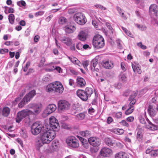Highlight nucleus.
<instances>
[{"label": "nucleus", "mask_w": 158, "mask_h": 158, "mask_svg": "<svg viewBox=\"0 0 158 158\" xmlns=\"http://www.w3.org/2000/svg\"><path fill=\"white\" fill-rule=\"evenodd\" d=\"M115 116L118 118H121L122 116V113L121 112H119L116 113L115 114Z\"/></svg>", "instance_id": "obj_53"}, {"label": "nucleus", "mask_w": 158, "mask_h": 158, "mask_svg": "<svg viewBox=\"0 0 158 158\" xmlns=\"http://www.w3.org/2000/svg\"><path fill=\"white\" fill-rule=\"evenodd\" d=\"M106 25L107 27L111 31V32H112V27L111 25L109 23H106Z\"/></svg>", "instance_id": "obj_59"}, {"label": "nucleus", "mask_w": 158, "mask_h": 158, "mask_svg": "<svg viewBox=\"0 0 158 158\" xmlns=\"http://www.w3.org/2000/svg\"><path fill=\"white\" fill-rule=\"evenodd\" d=\"M119 78L120 81L123 82H125L127 81V76L124 74H121L119 76Z\"/></svg>", "instance_id": "obj_39"}, {"label": "nucleus", "mask_w": 158, "mask_h": 158, "mask_svg": "<svg viewBox=\"0 0 158 158\" xmlns=\"http://www.w3.org/2000/svg\"><path fill=\"white\" fill-rule=\"evenodd\" d=\"M121 66L122 68V69L124 71H125L126 70V68L125 67V64L123 62H121Z\"/></svg>", "instance_id": "obj_58"}, {"label": "nucleus", "mask_w": 158, "mask_h": 158, "mask_svg": "<svg viewBox=\"0 0 158 158\" xmlns=\"http://www.w3.org/2000/svg\"><path fill=\"white\" fill-rule=\"evenodd\" d=\"M46 89L48 92L53 91L57 93L61 94L64 90V87L61 83L56 81L47 85Z\"/></svg>", "instance_id": "obj_2"}, {"label": "nucleus", "mask_w": 158, "mask_h": 158, "mask_svg": "<svg viewBox=\"0 0 158 158\" xmlns=\"http://www.w3.org/2000/svg\"><path fill=\"white\" fill-rule=\"evenodd\" d=\"M17 4L20 7L25 6L26 5L25 2L23 0H21L17 2Z\"/></svg>", "instance_id": "obj_40"}, {"label": "nucleus", "mask_w": 158, "mask_h": 158, "mask_svg": "<svg viewBox=\"0 0 158 158\" xmlns=\"http://www.w3.org/2000/svg\"><path fill=\"white\" fill-rule=\"evenodd\" d=\"M149 12L157 17L158 16V6L155 4L151 5L149 7Z\"/></svg>", "instance_id": "obj_14"}, {"label": "nucleus", "mask_w": 158, "mask_h": 158, "mask_svg": "<svg viewBox=\"0 0 158 158\" xmlns=\"http://www.w3.org/2000/svg\"><path fill=\"white\" fill-rule=\"evenodd\" d=\"M32 111L28 109L23 110L19 112L16 118V122L19 123L27 116L32 114Z\"/></svg>", "instance_id": "obj_5"}, {"label": "nucleus", "mask_w": 158, "mask_h": 158, "mask_svg": "<svg viewBox=\"0 0 158 158\" xmlns=\"http://www.w3.org/2000/svg\"><path fill=\"white\" fill-rule=\"evenodd\" d=\"M137 45L143 49H145L147 48L146 47L145 45L142 44L141 42H139L137 43Z\"/></svg>", "instance_id": "obj_52"}, {"label": "nucleus", "mask_w": 158, "mask_h": 158, "mask_svg": "<svg viewBox=\"0 0 158 158\" xmlns=\"http://www.w3.org/2000/svg\"><path fill=\"white\" fill-rule=\"evenodd\" d=\"M87 36V34L85 31H81L79 33L77 38L80 41H84L86 40Z\"/></svg>", "instance_id": "obj_21"}, {"label": "nucleus", "mask_w": 158, "mask_h": 158, "mask_svg": "<svg viewBox=\"0 0 158 158\" xmlns=\"http://www.w3.org/2000/svg\"><path fill=\"white\" fill-rule=\"evenodd\" d=\"M55 135L56 133L54 130L45 126V128L42 130L40 136H37L35 139L36 146L40 148L44 144L49 143L54 138Z\"/></svg>", "instance_id": "obj_1"}, {"label": "nucleus", "mask_w": 158, "mask_h": 158, "mask_svg": "<svg viewBox=\"0 0 158 158\" xmlns=\"http://www.w3.org/2000/svg\"><path fill=\"white\" fill-rule=\"evenodd\" d=\"M105 143L109 146H113L115 143V141L110 138H106L104 139Z\"/></svg>", "instance_id": "obj_29"}, {"label": "nucleus", "mask_w": 158, "mask_h": 158, "mask_svg": "<svg viewBox=\"0 0 158 158\" xmlns=\"http://www.w3.org/2000/svg\"><path fill=\"white\" fill-rule=\"evenodd\" d=\"M136 26L141 31H145L147 28L144 25L137 24Z\"/></svg>", "instance_id": "obj_45"}, {"label": "nucleus", "mask_w": 158, "mask_h": 158, "mask_svg": "<svg viewBox=\"0 0 158 158\" xmlns=\"http://www.w3.org/2000/svg\"><path fill=\"white\" fill-rule=\"evenodd\" d=\"M67 22V19L65 18L62 16L60 17L58 20V23L60 24H66Z\"/></svg>", "instance_id": "obj_35"}, {"label": "nucleus", "mask_w": 158, "mask_h": 158, "mask_svg": "<svg viewBox=\"0 0 158 158\" xmlns=\"http://www.w3.org/2000/svg\"><path fill=\"white\" fill-rule=\"evenodd\" d=\"M94 6L96 7V8L98 9L99 8L101 9L102 10H106V8L105 7H104L103 6L99 5L97 4L94 5Z\"/></svg>", "instance_id": "obj_47"}, {"label": "nucleus", "mask_w": 158, "mask_h": 158, "mask_svg": "<svg viewBox=\"0 0 158 158\" xmlns=\"http://www.w3.org/2000/svg\"><path fill=\"white\" fill-rule=\"evenodd\" d=\"M145 118L146 117H143L142 116H140L139 120L140 123L143 124H145L146 123Z\"/></svg>", "instance_id": "obj_48"}, {"label": "nucleus", "mask_w": 158, "mask_h": 158, "mask_svg": "<svg viewBox=\"0 0 158 158\" xmlns=\"http://www.w3.org/2000/svg\"><path fill=\"white\" fill-rule=\"evenodd\" d=\"M88 142L92 145L94 147H98L101 143L100 140L96 137H91L89 138Z\"/></svg>", "instance_id": "obj_13"}, {"label": "nucleus", "mask_w": 158, "mask_h": 158, "mask_svg": "<svg viewBox=\"0 0 158 158\" xmlns=\"http://www.w3.org/2000/svg\"><path fill=\"white\" fill-rule=\"evenodd\" d=\"M132 67L134 72H137L139 74H141V70L140 65L136 63H132Z\"/></svg>", "instance_id": "obj_26"}, {"label": "nucleus", "mask_w": 158, "mask_h": 158, "mask_svg": "<svg viewBox=\"0 0 158 158\" xmlns=\"http://www.w3.org/2000/svg\"><path fill=\"white\" fill-rule=\"evenodd\" d=\"M80 133L81 136L85 137L89 136L91 134V132L89 131H81Z\"/></svg>", "instance_id": "obj_36"}, {"label": "nucleus", "mask_w": 158, "mask_h": 158, "mask_svg": "<svg viewBox=\"0 0 158 158\" xmlns=\"http://www.w3.org/2000/svg\"><path fill=\"white\" fill-rule=\"evenodd\" d=\"M75 12V10L74 9H70L68 10V13L69 14H72L74 13Z\"/></svg>", "instance_id": "obj_62"}, {"label": "nucleus", "mask_w": 158, "mask_h": 158, "mask_svg": "<svg viewBox=\"0 0 158 158\" xmlns=\"http://www.w3.org/2000/svg\"><path fill=\"white\" fill-rule=\"evenodd\" d=\"M112 131L118 135H122L124 132V131L123 129L119 128L112 129Z\"/></svg>", "instance_id": "obj_32"}, {"label": "nucleus", "mask_w": 158, "mask_h": 158, "mask_svg": "<svg viewBox=\"0 0 158 158\" xmlns=\"http://www.w3.org/2000/svg\"><path fill=\"white\" fill-rule=\"evenodd\" d=\"M60 40L62 42L64 43L68 46H70L72 43V39L68 37H61L60 38Z\"/></svg>", "instance_id": "obj_24"}, {"label": "nucleus", "mask_w": 158, "mask_h": 158, "mask_svg": "<svg viewBox=\"0 0 158 158\" xmlns=\"http://www.w3.org/2000/svg\"><path fill=\"white\" fill-rule=\"evenodd\" d=\"M120 123L124 126L128 127L129 126V124L127 122L124 120H123L120 122Z\"/></svg>", "instance_id": "obj_49"}, {"label": "nucleus", "mask_w": 158, "mask_h": 158, "mask_svg": "<svg viewBox=\"0 0 158 158\" xmlns=\"http://www.w3.org/2000/svg\"><path fill=\"white\" fill-rule=\"evenodd\" d=\"M77 96L82 100L86 101L88 99V96L85 92V91L82 89H78L77 92Z\"/></svg>", "instance_id": "obj_15"}, {"label": "nucleus", "mask_w": 158, "mask_h": 158, "mask_svg": "<svg viewBox=\"0 0 158 158\" xmlns=\"http://www.w3.org/2000/svg\"><path fill=\"white\" fill-rule=\"evenodd\" d=\"M76 28L74 25L71 24L67 25L65 27V31L67 33L70 34L73 33Z\"/></svg>", "instance_id": "obj_20"}, {"label": "nucleus", "mask_w": 158, "mask_h": 158, "mask_svg": "<svg viewBox=\"0 0 158 158\" xmlns=\"http://www.w3.org/2000/svg\"><path fill=\"white\" fill-rule=\"evenodd\" d=\"M49 122L52 130L55 131L59 130L60 127L57 120L54 116L51 117L49 119Z\"/></svg>", "instance_id": "obj_7"}, {"label": "nucleus", "mask_w": 158, "mask_h": 158, "mask_svg": "<svg viewBox=\"0 0 158 158\" xmlns=\"http://www.w3.org/2000/svg\"><path fill=\"white\" fill-rule=\"evenodd\" d=\"M29 107L33 109L32 114H37L41 111L42 108V105L41 103H33L29 105Z\"/></svg>", "instance_id": "obj_10"}, {"label": "nucleus", "mask_w": 158, "mask_h": 158, "mask_svg": "<svg viewBox=\"0 0 158 158\" xmlns=\"http://www.w3.org/2000/svg\"><path fill=\"white\" fill-rule=\"evenodd\" d=\"M112 118L111 117H109L107 119V122L108 123L110 124L112 122Z\"/></svg>", "instance_id": "obj_64"}, {"label": "nucleus", "mask_w": 158, "mask_h": 158, "mask_svg": "<svg viewBox=\"0 0 158 158\" xmlns=\"http://www.w3.org/2000/svg\"><path fill=\"white\" fill-rule=\"evenodd\" d=\"M92 44L94 48L98 49L103 48L105 44L103 38L99 35H95L93 38Z\"/></svg>", "instance_id": "obj_3"}, {"label": "nucleus", "mask_w": 158, "mask_h": 158, "mask_svg": "<svg viewBox=\"0 0 158 158\" xmlns=\"http://www.w3.org/2000/svg\"><path fill=\"white\" fill-rule=\"evenodd\" d=\"M28 102H27L26 99L24 98L22 100L19 104L18 107L19 108H21L24 106L26 103H27Z\"/></svg>", "instance_id": "obj_37"}, {"label": "nucleus", "mask_w": 158, "mask_h": 158, "mask_svg": "<svg viewBox=\"0 0 158 158\" xmlns=\"http://www.w3.org/2000/svg\"><path fill=\"white\" fill-rule=\"evenodd\" d=\"M56 109V107L55 105L54 104H49L44 110V113L46 115H48L55 111Z\"/></svg>", "instance_id": "obj_12"}, {"label": "nucleus", "mask_w": 158, "mask_h": 158, "mask_svg": "<svg viewBox=\"0 0 158 158\" xmlns=\"http://www.w3.org/2000/svg\"><path fill=\"white\" fill-rule=\"evenodd\" d=\"M68 58L73 63L75 64H77L79 66H80V64H81L77 58L73 56H69L68 57Z\"/></svg>", "instance_id": "obj_30"}, {"label": "nucleus", "mask_w": 158, "mask_h": 158, "mask_svg": "<svg viewBox=\"0 0 158 158\" xmlns=\"http://www.w3.org/2000/svg\"><path fill=\"white\" fill-rule=\"evenodd\" d=\"M147 127L152 131L155 130L157 129V127L149 121L148 122V124L147 125Z\"/></svg>", "instance_id": "obj_34"}, {"label": "nucleus", "mask_w": 158, "mask_h": 158, "mask_svg": "<svg viewBox=\"0 0 158 158\" xmlns=\"http://www.w3.org/2000/svg\"><path fill=\"white\" fill-rule=\"evenodd\" d=\"M82 64L85 69L86 70H88L87 67L89 64V61L88 60L84 61L82 63Z\"/></svg>", "instance_id": "obj_51"}, {"label": "nucleus", "mask_w": 158, "mask_h": 158, "mask_svg": "<svg viewBox=\"0 0 158 158\" xmlns=\"http://www.w3.org/2000/svg\"><path fill=\"white\" fill-rule=\"evenodd\" d=\"M76 48L78 50H81L82 48V44L81 43H78L76 46Z\"/></svg>", "instance_id": "obj_54"}, {"label": "nucleus", "mask_w": 158, "mask_h": 158, "mask_svg": "<svg viewBox=\"0 0 158 158\" xmlns=\"http://www.w3.org/2000/svg\"><path fill=\"white\" fill-rule=\"evenodd\" d=\"M66 143L69 146L74 148H77L79 146L78 141L74 136H70L66 139Z\"/></svg>", "instance_id": "obj_8"}, {"label": "nucleus", "mask_w": 158, "mask_h": 158, "mask_svg": "<svg viewBox=\"0 0 158 158\" xmlns=\"http://www.w3.org/2000/svg\"><path fill=\"white\" fill-rule=\"evenodd\" d=\"M21 134L22 136L24 138H26L27 137V133L26 132L23 131L21 133Z\"/></svg>", "instance_id": "obj_56"}, {"label": "nucleus", "mask_w": 158, "mask_h": 158, "mask_svg": "<svg viewBox=\"0 0 158 158\" xmlns=\"http://www.w3.org/2000/svg\"><path fill=\"white\" fill-rule=\"evenodd\" d=\"M30 65V62L29 61H28L27 62L26 65L24 67L23 69V70L24 72H26L27 71L28 67H29Z\"/></svg>", "instance_id": "obj_50"}, {"label": "nucleus", "mask_w": 158, "mask_h": 158, "mask_svg": "<svg viewBox=\"0 0 158 158\" xmlns=\"http://www.w3.org/2000/svg\"><path fill=\"white\" fill-rule=\"evenodd\" d=\"M15 19L14 15L13 14H10L8 16V19L9 22L11 24H13Z\"/></svg>", "instance_id": "obj_38"}, {"label": "nucleus", "mask_w": 158, "mask_h": 158, "mask_svg": "<svg viewBox=\"0 0 158 158\" xmlns=\"http://www.w3.org/2000/svg\"><path fill=\"white\" fill-rule=\"evenodd\" d=\"M142 134L141 131L139 130L138 131L137 134V138L139 141H141L142 139Z\"/></svg>", "instance_id": "obj_43"}, {"label": "nucleus", "mask_w": 158, "mask_h": 158, "mask_svg": "<svg viewBox=\"0 0 158 158\" xmlns=\"http://www.w3.org/2000/svg\"><path fill=\"white\" fill-rule=\"evenodd\" d=\"M45 127H42L41 124L37 122L34 123L32 125L31 127V132L32 134L34 135H38L45 128Z\"/></svg>", "instance_id": "obj_4"}, {"label": "nucleus", "mask_w": 158, "mask_h": 158, "mask_svg": "<svg viewBox=\"0 0 158 158\" xmlns=\"http://www.w3.org/2000/svg\"><path fill=\"white\" fill-rule=\"evenodd\" d=\"M102 66L106 69H111L114 66L113 62L110 60H103L102 61Z\"/></svg>", "instance_id": "obj_16"}, {"label": "nucleus", "mask_w": 158, "mask_h": 158, "mask_svg": "<svg viewBox=\"0 0 158 158\" xmlns=\"http://www.w3.org/2000/svg\"><path fill=\"white\" fill-rule=\"evenodd\" d=\"M156 108L153 105H149L148 108V112L149 114L151 117L154 116L156 114L157 111Z\"/></svg>", "instance_id": "obj_18"}, {"label": "nucleus", "mask_w": 158, "mask_h": 158, "mask_svg": "<svg viewBox=\"0 0 158 158\" xmlns=\"http://www.w3.org/2000/svg\"><path fill=\"white\" fill-rule=\"evenodd\" d=\"M85 92L88 98L89 97H90L93 94V90L91 88L87 87L85 89Z\"/></svg>", "instance_id": "obj_33"}, {"label": "nucleus", "mask_w": 158, "mask_h": 158, "mask_svg": "<svg viewBox=\"0 0 158 158\" xmlns=\"http://www.w3.org/2000/svg\"><path fill=\"white\" fill-rule=\"evenodd\" d=\"M98 61L96 60H94L91 61L90 64L91 69L92 71L98 72L99 69L97 67Z\"/></svg>", "instance_id": "obj_22"}, {"label": "nucleus", "mask_w": 158, "mask_h": 158, "mask_svg": "<svg viewBox=\"0 0 158 158\" xmlns=\"http://www.w3.org/2000/svg\"><path fill=\"white\" fill-rule=\"evenodd\" d=\"M35 91L34 90H32L27 94L24 98L26 99L27 102H29L35 96Z\"/></svg>", "instance_id": "obj_23"}, {"label": "nucleus", "mask_w": 158, "mask_h": 158, "mask_svg": "<svg viewBox=\"0 0 158 158\" xmlns=\"http://www.w3.org/2000/svg\"><path fill=\"white\" fill-rule=\"evenodd\" d=\"M59 146V142L58 141H53L52 143V146L50 149L48 150V152L49 153H51L56 151L58 148Z\"/></svg>", "instance_id": "obj_17"}, {"label": "nucleus", "mask_w": 158, "mask_h": 158, "mask_svg": "<svg viewBox=\"0 0 158 158\" xmlns=\"http://www.w3.org/2000/svg\"><path fill=\"white\" fill-rule=\"evenodd\" d=\"M74 81L72 79H69V84L70 86H73L74 85Z\"/></svg>", "instance_id": "obj_61"}, {"label": "nucleus", "mask_w": 158, "mask_h": 158, "mask_svg": "<svg viewBox=\"0 0 158 158\" xmlns=\"http://www.w3.org/2000/svg\"><path fill=\"white\" fill-rule=\"evenodd\" d=\"M70 106L69 103L65 100H60L58 103V109L60 111L68 110Z\"/></svg>", "instance_id": "obj_9"}, {"label": "nucleus", "mask_w": 158, "mask_h": 158, "mask_svg": "<svg viewBox=\"0 0 158 158\" xmlns=\"http://www.w3.org/2000/svg\"><path fill=\"white\" fill-rule=\"evenodd\" d=\"M115 158H129V156L126 153L121 152L116 154Z\"/></svg>", "instance_id": "obj_28"}, {"label": "nucleus", "mask_w": 158, "mask_h": 158, "mask_svg": "<svg viewBox=\"0 0 158 158\" xmlns=\"http://www.w3.org/2000/svg\"><path fill=\"white\" fill-rule=\"evenodd\" d=\"M53 67L59 73H60L62 72V70L61 68L58 66L56 67H54L53 66Z\"/></svg>", "instance_id": "obj_60"}, {"label": "nucleus", "mask_w": 158, "mask_h": 158, "mask_svg": "<svg viewBox=\"0 0 158 158\" xmlns=\"http://www.w3.org/2000/svg\"><path fill=\"white\" fill-rule=\"evenodd\" d=\"M113 154V152L110 149L107 148H103L101 149L100 154L104 157H108L111 156Z\"/></svg>", "instance_id": "obj_11"}, {"label": "nucleus", "mask_w": 158, "mask_h": 158, "mask_svg": "<svg viewBox=\"0 0 158 158\" xmlns=\"http://www.w3.org/2000/svg\"><path fill=\"white\" fill-rule=\"evenodd\" d=\"M146 154H150V155L152 157H155L158 154V149L153 150L152 148H148L146 151Z\"/></svg>", "instance_id": "obj_19"}, {"label": "nucleus", "mask_w": 158, "mask_h": 158, "mask_svg": "<svg viewBox=\"0 0 158 158\" xmlns=\"http://www.w3.org/2000/svg\"><path fill=\"white\" fill-rule=\"evenodd\" d=\"M92 24L95 28H97L98 27V25L95 21L93 20L92 21Z\"/></svg>", "instance_id": "obj_63"}, {"label": "nucleus", "mask_w": 158, "mask_h": 158, "mask_svg": "<svg viewBox=\"0 0 158 158\" xmlns=\"http://www.w3.org/2000/svg\"><path fill=\"white\" fill-rule=\"evenodd\" d=\"M126 120L129 122H132L134 120V117L133 116H130L127 118Z\"/></svg>", "instance_id": "obj_57"}, {"label": "nucleus", "mask_w": 158, "mask_h": 158, "mask_svg": "<svg viewBox=\"0 0 158 158\" xmlns=\"http://www.w3.org/2000/svg\"><path fill=\"white\" fill-rule=\"evenodd\" d=\"M10 112V109L7 107H6L3 108L2 111V115L4 116H7Z\"/></svg>", "instance_id": "obj_31"}, {"label": "nucleus", "mask_w": 158, "mask_h": 158, "mask_svg": "<svg viewBox=\"0 0 158 158\" xmlns=\"http://www.w3.org/2000/svg\"><path fill=\"white\" fill-rule=\"evenodd\" d=\"M77 83L80 87H83L85 86L86 83L85 80L83 78L78 77L77 79Z\"/></svg>", "instance_id": "obj_27"}, {"label": "nucleus", "mask_w": 158, "mask_h": 158, "mask_svg": "<svg viewBox=\"0 0 158 158\" xmlns=\"http://www.w3.org/2000/svg\"><path fill=\"white\" fill-rule=\"evenodd\" d=\"M134 101H132L128 105L129 108L125 112V114L126 115H129L132 113L134 109Z\"/></svg>", "instance_id": "obj_25"}, {"label": "nucleus", "mask_w": 158, "mask_h": 158, "mask_svg": "<svg viewBox=\"0 0 158 158\" xmlns=\"http://www.w3.org/2000/svg\"><path fill=\"white\" fill-rule=\"evenodd\" d=\"M73 18L75 21L79 24L83 25L86 22L85 17L81 13H76L74 15Z\"/></svg>", "instance_id": "obj_6"}, {"label": "nucleus", "mask_w": 158, "mask_h": 158, "mask_svg": "<svg viewBox=\"0 0 158 158\" xmlns=\"http://www.w3.org/2000/svg\"><path fill=\"white\" fill-rule=\"evenodd\" d=\"M96 147H91L90 149V152L93 153L97 152L98 150V148Z\"/></svg>", "instance_id": "obj_46"}, {"label": "nucleus", "mask_w": 158, "mask_h": 158, "mask_svg": "<svg viewBox=\"0 0 158 158\" xmlns=\"http://www.w3.org/2000/svg\"><path fill=\"white\" fill-rule=\"evenodd\" d=\"M136 95L137 94H135L134 95H131L130 96L129 99V101H130V102L129 103H131L132 101H134L135 102L134 104L136 102V101L135 99H134V98Z\"/></svg>", "instance_id": "obj_44"}, {"label": "nucleus", "mask_w": 158, "mask_h": 158, "mask_svg": "<svg viewBox=\"0 0 158 158\" xmlns=\"http://www.w3.org/2000/svg\"><path fill=\"white\" fill-rule=\"evenodd\" d=\"M76 118L79 120H81L85 118V114L83 113H80L76 116Z\"/></svg>", "instance_id": "obj_42"}, {"label": "nucleus", "mask_w": 158, "mask_h": 158, "mask_svg": "<svg viewBox=\"0 0 158 158\" xmlns=\"http://www.w3.org/2000/svg\"><path fill=\"white\" fill-rule=\"evenodd\" d=\"M121 28L123 31L127 35L130 37H132V35L129 31L127 28L124 27H122Z\"/></svg>", "instance_id": "obj_41"}, {"label": "nucleus", "mask_w": 158, "mask_h": 158, "mask_svg": "<svg viewBox=\"0 0 158 158\" xmlns=\"http://www.w3.org/2000/svg\"><path fill=\"white\" fill-rule=\"evenodd\" d=\"M8 50L7 49H1L0 50V53L1 54H4L5 53L8 52Z\"/></svg>", "instance_id": "obj_55"}]
</instances>
